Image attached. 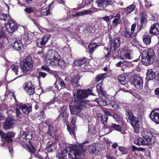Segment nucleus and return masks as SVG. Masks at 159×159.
Returning <instances> with one entry per match:
<instances>
[{"instance_id":"nucleus-1","label":"nucleus","mask_w":159,"mask_h":159,"mask_svg":"<svg viewBox=\"0 0 159 159\" xmlns=\"http://www.w3.org/2000/svg\"><path fill=\"white\" fill-rule=\"evenodd\" d=\"M91 92L92 91L90 89L82 90L79 89L76 91H73L74 105V106L71 105L69 106L71 114L78 115L83 118H84V116L81 112L82 109L85 107L86 103L85 98L90 94H92Z\"/></svg>"},{"instance_id":"nucleus-2","label":"nucleus","mask_w":159,"mask_h":159,"mask_svg":"<svg viewBox=\"0 0 159 159\" xmlns=\"http://www.w3.org/2000/svg\"><path fill=\"white\" fill-rule=\"evenodd\" d=\"M61 148V152L59 154V157L61 159L66 158L67 154H68L70 159H83L84 157V151L86 150V147L85 146L81 147H78L75 149L70 147H66L64 149H61V147L64 148L65 145L63 144H59Z\"/></svg>"},{"instance_id":"nucleus-3","label":"nucleus","mask_w":159,"mask_h":159,"mask_svg":"<svg viewBox=\"0 0 159 159\" xmlns=\"http://www.w3.org/2000/svg\"><path fill=\"white\" fill-rule=\"evenodd\" d=\"M155 56V53L152 49H145L142 53L141 61L143 64L145 65L151 64L154 61Z\"/></svg>"},{"instance_id":"nucleus-4","label":"nucleus","mask_w":159,"mask_h":159,"mask_svg":"<svg viewBox=\"0 0 159 159\" xmlns=\"http://www.w3.org/2000/svg\"><path fill=\"white\" fill-rule=\"evenodd\" d=\"M46 64L49 65L55 66L57 64L60 57L57 53L54 50H49L47 55Z\"/></svg>"},{"instance_id":"nucleus-5","label":"nucleus","mask_w":159,"mask_h":159,"mask_svg":"<svg viewBox=\"0 0 159 159\" xmlns=\"http://www.w3.org/2000/svg\"><path fill=\"white\" fill-rule=\"evenodd\" d=\"M20 67L22 71L24 73L30 72L32 70L33 65L32 58L28 56L21 62Z\"/></svg>"},{"instance_id":"nucleus-6","label":"nucleus","mask_w":159,"mask_h":159,"mask_svg":"<svg viewBox=\"0 0 159 159\" xmlns=\"http://www.w3.org/2000/svg\"><path fill=\"white\" fill-rule=\"evenodd\" d=\"M5 27L7 32L9 33L12 34L17 28V23L11 18L7 21Z\"/></svg>"},{"instance_id":"nucleus-7","label":"nucleus","mask_w":159,"mask_h":159,"mask_svg":"<svg viewBox=\"0 0 159 159\" xmlns=\"http://www.w3.org/2000/svg\"><path fill=\"white\" fill-rule=\"evenodd\" d=\"M34 134V132L26 131L23 132L22 136L20 137V140L23 142L26 143V141H28L29 144H30L31 142L29 140L31 139L33 137Z\"/></svg>"},{"instance_id":"nucleus-8","label":"nucleus","mask_w":159,"mask_h":159,"mask_svg":"<svg viewBox=\"0 0 159 159\" xmlns=\"http://www.w3.org/2000/svg\"><path fill=\"white\" fill-rule=\"evenodd\" d=\"M132 83L135 88L138 90H140L143 88V80L141 78L138 76H136L134 78Z\"/></svg>"},{"instance_id":"nucleus-9","label":"nucleus","mask_w":159,"mask_h":159,"mask_svg":"<svg viewBox=\"0 0 159 159\" xmlns=\"http://www.w3.org/2000/svg\"><path fill=\"white\" fill-rule=\"evenodd\" d=\"M141 135L144 139L147 140V141L152 142L151 137L152 136V132L149 128H143L141 132Z\"/></svg>"},{"instance_id":"nucleus-10","label":"nucleus","mask_w":159,"mask_h":159,"mask_svg":"<svg viewBox=\"0 0 159 159\" xmlns=\"http://www.w3.org/2000/svg\"><path fill=\"white\" fill-rule=\"evenodd\" d=\"M110 50L111 51H115L120 46V39L119 37L115 38L113 40L110 41Z\"/></svg>"},{"instance_id":"nucleus-11","label":"nucleus","mask_w":159,"mask_h":159,"mask_svg":"<svg viewBox=\"0 0 159 159\" xmlns=\"http://www.w3.org/2000/svg\"><path fill=\"white\" fill-rule=\"evenodd\" d=\"M150 117L154 122L159 124V109H155L151 112Z\"/></svg>"},{"instance_id":"nucleus-12","label":"nucleus","mask_w":159,"mask_h":159,"mask_svg":"<svg viewBox=\"0 0 159 159\" xmlns=\"http://www.w3.org/2000/svg\"><path fill=\"white\" fill-rule=\"evenodd\" d=\"M23 87L26 92L30 95H32L35 93L34 86L31 82H26Z\"/></svg>"},{"instance_id":"nucleus-13","label":"nucleus","mask_w":159,"mask_h":159,"mask_svg":"<svg viewBox=\"0 0 159 159\" xmlns=\"http://www.w3.org/2000/svg\"><path fill=\"white\" fill-rule=\"evenodd\" d=\"M11 46L15 49L16 50H20L23 47V45L20 40L15 39L14 40L10 39L9 43L10 44L11 43Z\"/></svg>"},{"instance_id":"nucleus-14","label":"nucleus","mask_w":159,"mask_h":159,"mask_svg":"<svg viewBox=\"0 0 159 159\" xmlns=\"http://www.w3.org/2000/svg\"><path fill=\"white\" fill-rule=\"evenodd\" d=\"M134 143L135 144L139 146H147L152 143V142L139 137L135 139Z\"/></svg>"},{"instance_id":"nucleus-15","label":"nucleus","mask_w":159,"mask_h":159,"mask_svg":"<svg viewBox=\"0 0 159 159\" xmlns=\"http://www.w3.org/2000/svg\"><path fill=\"white\" fill-rule=\"evenodd\" d=\"M50 37V36L49 35H44L42 38L38 39L37 41L38 46L41 48L44 46Z\"/></svg>"},{"instance_id":"nucleus-16","label":"nucleus","mask_w":159,"mask_h":159,"mask_svg":"<svg viewBox=\"0 0 159 159\" xmlns=\"http://www.w3.org/2000/svg\"><path fill=\"white\" fill-rule=\"evenodd\" d=\"M14 126L13 120L10 117L7 118L3 125V128L6 130L13 128Z\"/></svg>"},{"instance_id":"nucleus-17","label":"nucleus","mask_w":159,"mask_h":159,"mask_svg":"<svg viewBox=\"0 0 159 159\" xmlns=\"http://www.w3.org/2000/svg\"><path fill=\"white\" fill-rule=\"evenodd\" d=\"M0 135L3 138H4L5 141L8 142H10L11 141V138L15 136V134L13 133L8 132L7 134L0 132Z\"/></svg>"},{"instance_id":"nucleus-18","label":"nucleus","mask_w":159,"mask_h":159,"mask_svg":"<svg viewBox=\"0 0 159 159\" xmlns=\"http://www.w3.org/2000/svg\"><path fill=\"white\" fill-rule=\"evenodd\" d=\"M149 33L156 35L159 34V23H155L151 26Z\"/></svg>"},{"instance_id":"nucleus-19","label":"nucleus","mask_w":159,"mask_h":159,"mask_svg":"<svg viewBox=\"0 0 159 159\" xmlns=\"http://www.w3.org/2000/svg\"><path fill=\"white\" fill-rule=\"evenodd\" d=\"M140 24L138 23V26L141 27H145L147 21V16L146 13H143L140 15Z\"/></svg>"},{"instance_id":"nucleus-20","label":"nucleus","mask_w":159,"mask_h":159,"mask_svg":"<svg viewBox=\"0 0 159 159\" xmlns=\"http://www.w3.org/2000/svg\"><path fill=\"white\" fill-rule=\"evenodd\" d=\"M57 148V145L55 142L51 141L48 142L47 144L46 149L48 152H52Z\"/></svg>"},{"instance_id":"nucleus-21","label":"nucleus","mask_w":159,"mask_h":159,"mask_svg":"<svg viewBox=\"0 0 159 159\" xmlns=\"http://www.w3.org/2000/svg\"><path fill=\"white\" fill-rule=\"evenodd\" d=\"M76 120L74 117H73L71 120V123L73 126H70L67 125V130L70 133V134L71 135H73L74 136H75V126L74 125L75 122L76 121Z\"/></svg>"},{"instance_id":"nucleus-22","label":"nucleus","mask_w":159,"mask_h":159,"mask_svg":"<svg viewBox=\"0 0 159 159\" xmlns=\"http://www.w3.org/2000/svg\"><path fill=\"white\" fill-rule=\"evenodd\" d=\"M127 76L126 74H121L118 76V80L121 84L125 85L128 82Z\"/></svg>"},{"instance_id":"nucleus-23","label":"nucleus","mask_w":159,"mask_h":159,"mask_svg":"<svg viewBox=\"0 0 159 159\" xmlns=\"http://www.w3.org/2000/svg\"><path fill=\"white\" fill-rule=\"evenodd\" d=\"M83 146H85L86 147V150L84 151V157H83V159L84 158V152L87 150H88L89 152L91 153L96 154L97 153L98 150L96 149V148L93 145H91L89 146L88 147H87L86 146L84 145H81L78 147H81Z\"/></svg>"},{"instance_id":"nucleus-24","label":"nucleus","mask_w":159,"mask_h":159,"mask_svg":"<svg viewBox=\"0 0 159 159\" xmlns=\"http://www.w3.org/2000/svg\"><path fill=\"white\" fill-rule=\"evenodd\" d=\"M120 57L121 59L130 58V54L129 51L125 49H122L120 52Z\"/></svg>"},{"instance_id":"nucleus-25","label":"nucleus","mask_w":159,"mask_h":159,"mask_svg":"<svg viewBox=\"0 0 159 159\" xmlns=\"http://www.w3.org/2000/svg\"><path fill=\"white\" fill-rule=\"evenodd\" d=\"M92 11L90 10H85L83 11L77 12L76 13L72 15V17H75L78 16H80L85 15L91 13Z\"/></svg>"},{"instance_id":"nucleus-26","label":"nucleus","mask_w":159,"mask_h":159,"mask_svg":"<svg viewBox=\"0 0 159 159\" xmlns=\"http://www.w3.org/2000/svg\"><path fill=\"white\" fill-rule=\"evenodd\" d=\"M155 76V73L152 69H149L148 70L146 77V79L148 80H150L153 79Z\"/></svg>"},{"instance_id":"nucleus-27","label":"nucleus","mask_w":159,"mask_h":159,"mask_svg":"<svg viewBox=\"0 0 159 159\" xmlns=\"http://www.w3.org/2000/svg\"><path fill=\"white\" fill-rule=\"evenodd\" d=\"M79 79L78 76L74 75L73 77L70 78V82L74 86H77L78 85V81Z\"/></svg>"},{"instance_id":"nucleus-28","label":"nucleus","mask_w":159,"mask_h":159,"mask_svg":"<svg viewBox=\"0 0 159 159\" xmlns=\"http://www.w3.org/2000/svg\"><path fill=\"white\" fill-rule=\"evenodd\" d=\"M135 8V6L134 5H131L124 9V13L125 14H128L133 12Z\"/></svg>"},{"instance_id":"nucleus-29","label":"nucleus","mask_w":159,"mask_h":159,"mask_svg":"<svg viewBox=\"0 0 159 159\" xmlns=\"http://www.w3.org/2000/svg\"><path fill=\"white\" fill-rule=\"evenodd\" d=\"M40 15L38 14V12L36 13V15L38 16H41V15H47L50 13V10L48 8H44L41 10L40 11Z\"/></svg>"},{"instance_id":"nucleus-30","label":"nucleus","mask_w":159,"mask_h":159,"mask_svg":"<svg viewBox=\"0 0 159 159\" xmlns=\"http://www.w3.org/2000/svg\"><path fill=\"white\" fill-rule=\"evenodd\" d=\"M11 18L9 15L2 12H0V20L8 21Z\"/></svg>"},{"instance_id":"nucleus-31","label":"nucleus","mask_w":159,"mask_h":159,"mask_svg":"<svg viewBox=\"0 0 159 159\" xmlns=\"http://www.w3.org/2000/svg\"><path fill=\"white\" fill-rule=\"evenodd\" d=\"M20 107L22 111L24 114H28L31 111V107L30 106L27 107L25 105H23Z\"/></svg>"},{"instance_id":"nucleus-32","label":"nucleus","mask_w":159,"mask_h":159,"mask_svg":"<svg viewBox=\"0 0 159 159\" xmlns=\"http://www.w3.org/2000/svg\"><path fill=\"white\" fill-rule=\"evenodd\" d=\"M86 61V58L84 57L82 59H80L78 60L75 61L74 62V64L76 66H80L85 63Z\"/></svg>"},{"instance_id":"nucleus-33","label":"nucleus","mask_w":159,"mask_h":159,"mask_svg":"<svg viewBox=\"0 0 159 159\" xmlns=\"http://www.w3.org/2000/svg\"><path fill=\"white\" fill-rule=\"evenodd\" d=\"M25 145L23 144V147L24 148L28 147L29 148V150L30 152L31 153H34L36 151V148L35 147H34L31 145H29L28 144V142L25 143Z\"/></svg>"},{"instance_id":"nucleus-34","label":"nucleus","mask_w":159,"mask_h":159,"mask_svg":"<svg viewBox=\"0 0 159 159\" xmlns=\"http://www.w3.org/2000/svg\"><path fill=\"white\" fill-rule=\"evenodd\" d=\"M128 38H129V40L131 42H133L134 43L137 42L136 36L133 32H132L131 33H130Z\"/></svg>"},{"instance_id":"nucleus-35","label":"nucleus","mask_w":159,"mask_h":159,"mask_svg":"<svg viewBox=\"0 0 159 159\" xmlns=\"http://www.w3.org/2000/svg\"><path fill=\"white\" fill-rule=\"evenodd\" d=\"M96 102L98 103L100 106H104L109 105L107 103L106 101L101 98H99L96 99Z\"/></svg>"},{"instance_id":"nucleus-36","label":"nucleus","mask_w":159,"mask_h":159,"mask_svg":"<svg viewBox=\"0 0 159 159\" xmlns=\"http://www.w3.org/2000/svg\"><path fill=\"white\" fill-rule=\"evenodd\" d=\"M19 69L18 66L16 65H13L11 67V69L15 73V74L16 75H18V76L16 78H17L20 77L22 76V75H20L18 73V70Z\"/></svg>"},{"instance_id":"nucleus-37","label":"nucleus","mask_w":159,"mask_h":159,"mask_svg":"<svg viewBox=\"0 0 159 159\" xmlns=\"http://www.w3.org/2000/svg\"><path fill=\"white\" fill-rule=\"evenodd\" d=\"M109 127L118 131H121L122 129L121 127L119 125H116L113 123L110 125Z\"/></svg>"},{"instance_id":"nucleus-38","label":"nucleus","mask_w":159,"mask_h":159,"mask_svg":"<svg viewBox=\"0 0 159 159\" xmlns=\"http://www.w3.org/2000/svg\"><path fill=\"white\" fill-rule=\"evenodd\" d=\"M144 43L146 45H149L151 42V37L149 35H145L143 38Z\"/></svg>"},{"instance_id":"nucleus-39","label":"nucleus","mask_w":159,"mask_h":159,"mask_svg":"<svg viewBox=\"0 0 159 159\" xmlns=\"http://www.w3.org/2000/svg\"><path fill=\"white\" fill-rule=\"evenodd\" d=\"M129 115L128 119L130 120V123L131 124V123L137 120L136 117L134 116L132 113L128 112Z\"/></svg>"},{"instance_id":"nucleus-40","label":"nucleus","mask_w":159,"mask_h":159,"mask_svg":"<svg viewBox=\"0 0 159 159\" xmlns=\"http://www.w3.org/2000/svg\"><path fill=\"white\" fill-rule=\"evenodd\" d=\"M120 152L122 154H127L128 153L129 150L127 148L119 146L118 148Z\"/></svg>"},{"instance_id":"nucleus-41","label":"nucleus","mask_w":159,"mask_h":159,"mask_svg":"<svg viewBox=\"0 0 159 159\" xmlns=\"http://www.w3.org/2000/svg\"><path fill=\"white\" fill-rule=\"evenodd\" d=\"M102 83L101 82L98 84L96 86L98 92L99 94L103 93V88L102 87Z\"/></svg>"},{"instance_id":"nucleus-42","label":"nucleus","mask_w":159,"mask_h":159,"mask_svg":"<svg viewBox=\"0 0 159 159\" xmlns=\"http://www.w3.org/2000/svg\"><path fill=\"white\" fill-rule=\"evenodd\" d=\"M106 75V74L103 73L97 75L95 79L96 82H98L100 81L103 80L104 79V76Z\"/></svg>"},{"instance_id":"nucleus-43","label":"nucleus","mask_w":159,"mask_h":159,"mask_svg":"<svg viewBox=\"0 0 159 159\" xmlns=\"http://www.w3.org/2000/svg\"><path fill=\"white\" fill-rule=\"evenodd\" d=\"M133 127H142V125L141 122L140 121L137 120L131 123V124Z\"/></svg>"},{"instance_id":"nucleus-44","label":"nucleus","mask_w":159,"mask_h":159,"mask_svg":"<svg viewBox=\"0 0 159 159\" xmlns=\"http://www.w3.org/2000/svg\"><path fill=\"white\" fill-rule=\"evenodd\" d=\"M57 65H58L60 68L62 69H64L66 67V64L64 61L63 60L61 59L60 58V59L58 60Z\"/></svg>"},{"instance_id":"nucleus-45","label":"nucleus","mask_w":159,"mask_h":159,"mask_svg":"<svg viewBox=\"0 0 159 159\" xmlns=\"http://www.w3.org/2000/svg\"><path fill=\"white\" fill-rule=\"evenodd\" d=\"M96 3L98 7L100 8H105L104 2L103 0H96Z\"/></svg>"},{"instance_id":"nucleus-46","label":"nucleus","mask_w":159,"mask_h":159,"mask_svg":"<svg viewBox=\"0 0 159 159\" xmlns=\"http://www.w3.org/2000/svg\"><path fill=\"white\" fill-rule=\"evenodd\" d=\"M108 119V117L107 115H104L102 119H101V120L103 124L105 126H106L107 124V121Z\"/></svg>"},{"instance_id":"nucleus-47","label":"nucleus","mask_w":159,"mask_h":159,"mask_svg":"<svg viewBox=\"0 0 159 159\" xmlns=\"http://www.w3.org/2000/svg\"><path fill=\"white\" fill-rule=\"evenodd\" d=\"M97 47V46L95 43H92L89 44L88 46L89 51L90 52H93L94 49Z\"/></svg>"},{"instance_id":"nucleus-48","label":"nucleus","mask_w":159,"mask_h":159,"mask_svg":"<svg viewBox=\"0 0 159 159\" xmlns=\"http://www.w3.org/2000/svg\"><path fill=\"white\" fill-rule=\"evenodd\" d=\"M103 1L105 7L109 5H111L113 3V0H103Z\"/></svg>"},{"instance_id":"nucleus-49","label":"nucleus","mask_w":159,"mask_h":159,"mask_svg":"<svg viewBox=\"0 0 159 159\" xmlns=\"http://www.w3.org/2000/svg\"><path fill=\"white\" fill-rule=\"evenodd\" d=\"M24 10L27 13H30L34 12L35 11V9L32 7H26Z\"/></svg>"},{"instance_id":"nucleus-50","label":"nucleus","mask_w":159,"mask_h":159,"mask_svg":"<svg viewBox=\"0 0 159 159\" xmlns=\"http://www.w3.org/2000/svg\"><path fill=\"white\" fill-rule=\"evenodd\" d=\"M129 29H125L122 33L123 35L127 38H128L130 33Z\"/></svg>"},{"instance_id":"nucleus-51","label":"nucleus","mask_w":159,"mask_h":159,"mask_svg":"<svg viewBox=\"0 0 159 159\" xmlns=\"http://www.w3.org/2000/svg\"><path fill=\"white\" fill-rule=\"evenodd\" d=\"M112 107L114 109H117L118 108L117 103L114 101L112 100L110 102Z\"/></svg>"},{"instance_id":"nucleus-52","label":"nucleus","mask_w":159,"mask_h":159,"mask_svg":"<svg viewBox=\"0 0 159 159\" xmlns=\"http://www.w3.org/2000/svg\"><path fill=\"white\" fill-rule=\"evenodd\" d=\"M38 78L40 79L41 77L43 78H45L47 75V74L45 72L42 71H39L38 72Z\"/></svg>"},{"instance_id":"nucleus-53","label":"nucleus","mask_w":159,"mask_h":159,"mask_svg":"<svg viewBox=\"0 0 159 159\" xmlns=\"http://www.w3.org/2000/svg\"><path fill=\"white\" fill-rule=\"evenodd\" d=\"M89 133H91L93 134L96 133V131L93 126L92 127L91 126H89Z\"/></svg>"},{"instance_id":"nucleus-54","label":"nucleus","mask_w":159,"mask_h":159,"mask_svg":"<svg viewBox=\"0 0 159 159\" xmlns=\"http://www.w3.org/2000/svg\"><path fill=\"white\" fill-rule=\"evenodd\" d=\"M67 114L65 112H64V111L63 112H62L61 114L60 115L59 117H62V120H65L68 117Z\"/></svg>"},{"instance_id":"nucleus-55","label":"nucleus","mask_w":159,"mask_h":159,"mask_svg":"<svg viewBox=\"0 0 159 159\" xmlns=\"http://www.w3.org/2000/svg\"><path fill=\"white\" fill-rule=\"evenodd\" d=\"M20 110H21L20 107H16V116H18L19 117H21L20 116Z\"/></svg>"},{"instance_id":"nucleus-56","label":"nucleus","mask_w":159,"mask_h":159,"mask_svg":"<svg viewBox=\"0 0 159 159\" xmlns=\"http://www.w3.org/2000/svg\"><path fill=\"white\" fill-rule=\"evenodd\" d=\"M120 19V15L117 14L116 15V18L114 19V20L113 21V24H116L118 23V22Z\"/></svg>"},{"instance_id":"nucleus-57","label":"nucleus","mask_w":159,"mask_h":159,"mask_svg":"<svg viewBox=\"0 0 159 159\" xmlns=\"http://www.w3.org/2000/svg\"><path fill=\"white\" fill-rule=\"evenodd\" d=\"M42 70L49 72H51V70L46 65L43 66L41 68Z\"/></svg>"},{"instance_id":"nucleus-58","label":"nucleus","mask_w":159,"mask_h":159,"mask_svg":"<svg viewBox=\"0 0 159 159\" xmlns=\"http://www.w3.org/2000/svg\"><path fill=\"white\" fill-rule=\"evenodd\" d=\"M113 56L112 55L110 54V52H108L107 54L105 56V57L106 58L107 60L110 61L111 58H112L113 57Z\"/></svg>"},{"instance_id":"nucleus-59","label":"nucleus","mask_w":159,"mask_h":159,"mask_svg":"<svg viewBox=\"0 0 159 159\" xmlns=\"http://www.w3.org/2000/svg\"><path fill=\"white\" fill-rule=\"evenodd\" d=\"M141 128V127H133L134 132L136 134H138L140 132V129Z\"/></svg>"},{"instance_id":"nucleus-60","label":"nucleus","mask_w":159,"mask_h":159,"mask_svg":"<svg viewBox=\"0 0 159 159\" xmlns=\"http://www.w3.org/2000/svg\"><path fill=\"white\" fill-rule=\"evenodd\" d=\"M23 39L25 42L27 41L29 39L28 34H24L23 36Z\"/></svg>"},{"instance_id":"nucleus-61","label":"nucleus","mask_w":159,"mask_h":159,"mask_svg":"<svg viewBox=\"0 0 159 159\" xmlns=\"http://www.w3.org/2000/svg\"><path fill=\"white\" fill-rule=\"evenodd\" d=\"M112 117L116 121H118L120 119V117L116 114H114Z\"/></svg>"},{"instance_id":"nucleus-62","label":"nucleus","mask_w":159,"mask_h":159,"mask_svg":"<svg viewBox=\"0 0 159 159\" xmlns=\"http://www.w3.org/2000/svg\"><path fill=\"white\" fill-rule=\"evenodd\" d=\"M103 111L105 114V115H107V116H112L111 113L109 111H108L105 110H103Z\"/></svg>"},{"instance_id":"nucleus-63","label":"nucleus","mask_w":159,"mask_h":159,"mask_svg":"<svg viewBox=\"0 0 159 159\" xmlns=\"http://www.w3.org/2000/svg\"><path fill=\"white\" fill-rule=\"evenodd\" d=\"M136 27V24H134L132 25L131 28V32H134V31L135 30Z\"/></svg>"},{"instance_id":"nucleus-64","label":"nucleus","mask_w":159,"mask_h":159,"mask_svg":"<svg viewBox=\"0 0 159 159\" xmlns=\"http://www.w3.org/2000/svg\"><path fill=\"white\" fill-rule=\"evenodd\" d=\"M54 100L53 99L50 102L46 103V106H49L51 104H54Z\"/></svg>"}]
</instances>
